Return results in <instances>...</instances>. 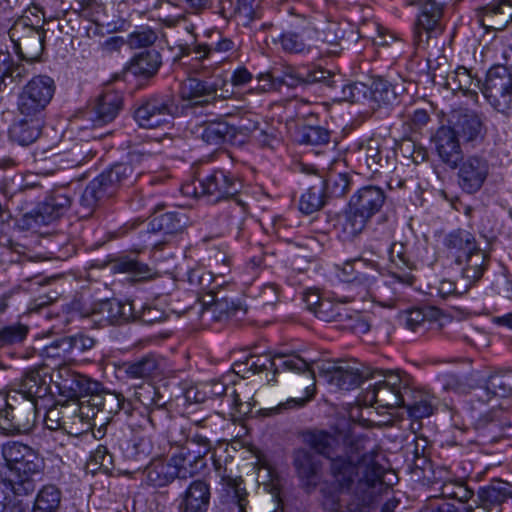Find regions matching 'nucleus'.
Segmentation results:
<instances>
[{"label": "nucleus", "mask_w": 512, "mask_h": 512, "mask_svg": "<svg viewBox=\"0 0 512 512\" xmlns=\"http://www.w3.org/2000/svg\"><path fill=\"white\" fill-rule=\"evenodd\" d=\"M303 442L330 461L329 473L334 487L341 493L350 492L346 504L336 503V512H369L393 485L385 481L389 471L382 464L379 446L364 434L350 430H308Z\"/></svg>", "instance_id": "f257e3e1"}, {"label": "nucleus", "mask_w": 512, "mask_h": 512, "mask_svg": "<svg viewBox=\"0 0 512 512\" xmlns=\"http://www.w3.org/2000/svg\"><path fill=\"white\" fill-rule=\"evenodd\" d=\"M233 370L236 374H241L243 378H248V373L252 375L272 372V378H268V383H277L276 376L280 371H288L299 377V385L304 388V396L293 397L276 407L269 409L268 415H275L283 411L304 407L315 394V374L312 369V362L304 359L297 353L291 354H270L250 355L245 362L235 363Z\"/></svg>", "instance_id": "f03ea898"}, {"label": "nucleus", "mask_w": 512, "mask_h": 512, "mask_svg": "<svg viewBox=\"0 0 512 512\" xmlns=\"http://www.w3.org/2000/svg\"><path fill=\"white\" fill-rule=\"evenodd\" d=\"M0 478L8 481L17 496H28L36 489L35 476L43 474L46 464L39 450L17 440L0 446Z\"/></svg>", "instance_id": "7ed1b4c3"}, {"label": "nucleus", "mask_w": 512, "mask_h": 512, "mask_svg": "<svg viewBox=\"0 0 512 512\" xmlns=\"http://www.w3.org/2000/svg\"><path fill=\"white\" fill-rule=\"evenodd\" d=\"M149 155L131 152L126 161L113 164L94 178L84 189L81 202L89 209L113 197L121 187H129L145 173Z\"/></svg>", "instance_id": "20e7f679"}, {"label": "nucleus", "mask_w": 512, "mask_h": 512, "mask_svg": "<svg viewBox=\"0 0 512 512\" xmlns=\"http://www.w3.org/2000/svg\"><path fill=\"white\" fill-rule=\"evenodd\" d=\"M198 183L195 194L213 204L235 199L242 189L240 178L232 171L220 167L200 173Z\"/></svg>", "instance_id": "39448f33"}, {"label": "nucleus", "mask_w": 512, "mask_h": 512, "mask_svg": "<svg viewBox=\"0 0 512 512\" xmlns=\"http://www.w3.org/2000/svg\"><path fill=\"white\" fill-rule=\"evenodd\" d=\"M379 372L380 374H377L376 378L378 376L383 378L366 388L363 394L364 403L387 409L401 407L402 392L409 386L408 378L392 371H387L384 374Z\"/></svg>", "instance_id": "423d86ee"}, {"label": "nucleus", "mask_w": 512, "mask_h": 512, "mask_svg": "<svg viewBox=\"0 0 512 512\" xmlns=\"http://www.w3.org/2000/svg\"><path fill=\"white\" fill-rule=\"evenodd\" d=\"M446 3L442 0H423L419 3L413 28L416 49H425L429 41L443 33L442 19Z\"/></svg>", "instance_id": "0eeeda50"}, {"label": "nucleus", "mask_w": 512, "mask_h": 512, "mask_svg": "<svg viewBox=\"0 0 512 512\" xmlns=\"http://www.w3.org/2000/svg\"><path fill=\"white\" fill-rule=\"evenodd\" d=\"M481 91L497 112L506 116L512 114V72L506 66L491 67Z\"/></svg>", "instance_id": "6e6552de"}, {"label": "nucleus", "mask_w": 512, "mask_h": 512, "mask_svg": "<svg viewBox=\"0 0 512 512\" xmlns=\"http://www.w3.org/2000/svg\"><path fill=\"white\" fill-rule=\"evenodd\" d=\"M56 90L54 80L47 75L34 76L22 88L17 108L21 116H44Z\"/></svg>", "instance_id": "1a4fd4ad"}, {"label": "nucleus", "mask_w": 512, "mask_h": 512, "mask_svg": "<svg viewBox=\"0 0 512 512\" xmlns=\"http://www.w3.org/2000/svg\"><path fill=\"white\" fill-rule=\"evenodd\" d=\"M8 34L16 54L22 60L32 63L40 59L46 37L42 26H34L28 23V18H21L14 22Z\"/></svg>", "instance_id": "9d476101"}, {"label": "nucleus", "mask_w": 512, "mask_h": 512, "mask_svg": "<svg viewBox=\"0 0 512 512\" xmlns=\"http://www.w3.org/2000/svg\"><path fill=\"white\" fill-rule=\"evenodd\" d=\"M176 107L169 94H153L140 100L134 110V119L140 127L153 129L169 122Z\"/></svg>", "instance_id": "9b49d317"}, {"label": "nucleus", "mask_w": 512, "mask_h": 512, "mask_svg": "<svg viewBox=\"0 0 512 512\" xmlns=\"http://www.w3.org/2000/svg\"><path fill=\"white\" fill-rule=\"evenodd\" d=\"M54 383L59 393L69 399L86 400L102 389V384L86 375L61 366L54 372Z\"/></svg>", "instance_id": "f8f14e48"}, {"label": "nucleus", "mask_w": 512, "mask_h": 512, "mask_svg": "<svg viewBox=\"0 0 512 512\" xmlns=\"http://www.w3.org/2000/svg\"><path fill=\"white\" fill-rule=\"evenodd\" d=\"M346 302V298L343 301L325 298L314 315L323 322H335L355 332L367 333L370 330L368 322L360 312L347 308Z\"/></svg>", "instance_id": "ddd939ff"}, {"label": "nucleus", "mask_w": 512, "mask_h": 512, "mask_svg": "<svg viewBox=\"0 0 512 512\" xmlns=\"http://www.w3.org/2000/svg\"><path fill=\"white\" fill-rule=\"evenodd\" d=\"M327 381L338 389L349 391L361 385L368 378L376 379L379 370L370 373L362 369L356 361H338L325 369Z\"/></svg>", "instance_id": "4468645a"}, {"label": "nucleus", "mask_w": 512, "mask_h": 512, "mask_svg": "<svg viewBox=\"0 0 512 512\" xmlns=\"http://www.w3.org/2000/svg\"><path fill=\"white\" fill-rule=\"evenodd\" d=\"M457 167L458 184L467 194L480 191L490 173L489 160L478 154L462 158Z\"/></svg>", "instance_id": "2eb2a0df"}, {"label": "nucleus", "mask_w": 512, "mask_h": 512, "mask_svg": "<svg viewBox=\"0 0 512 512\" xmlns=\"http://www.w3.org/2000/svg\"><path fill=\"white\" fill-rule=\"evenodd\" d=\"M217 87L214 84L198 78H187L179 87L178 95L183 109L196 112L198 108H204L217 99Z\"/></svg>", "instance_id": "dca6fc26"}, {"label": "nucleus", "mask_w": 512, "mask_h": 512, "mask_svg": "<svg viewBox=\"0 0 512 512\" xmlns=\"http://www.w3.org/2000/svg\"><path fill=\"white\" fill-rule=\"evenodd\" d=\"M169 454L174 471L179 479L191 478L206 467L205 457L201 455V452H196L193 449V442L172 444Z\"/></svg>", "instance_id": "f3484780"}, {"label": "nucleus", "mask_w": 512, "mask_h": 512, "mask_svg": "<svg viewBox=\"0 0 512 512\" xmlns=\"http://www.w3.org/2000/svg\"><path fill=\"white\" fill-rule=\"evenodd\" d=\"M212 500L211 482L206 478L192 480L178 496V512H208Z\"/></svg>", "instance_id": "a211bd4d"}, {"label": "nucleus", "mask_w": 512, "mask_h": 512, "mask_svg": "<svg viewBox=\"0 0 512 512\" xmlns=\"http://www.w3.org/2000/svg\"><path fill=\"white\" fill-rule=\"evenodd\" d=\"M71 199L64 193L56 192L47 197L35 210L24 215L30 227H41L60 218L70 207Z\"/></svg>", "instance_id": "6ab92c4d"}, {"label": "nucleus", "mask_w": 512, "mask_h": 512, "mask_svg": "<svg viewBox=\"0 0 512 512\" xmlns=\"http://www.w3.org/2000/svg\"><path fill=\"white\" fill-rule=\"evenodd\" d=\"M237 50L236 41L219 31L210 33L208 41L194 44L195 59L199 61L211 60L218 63L228 59Z\"/></svg>", "instance_id": "aec40b11"}, {"label": "nucleus", "mask_w": 512, "mask_h": 512, "mask_svg": "<svg viewBox=\"0 0 512 512\" xmlns=\"http://www.w3.org/2000/svg\"><path fill=\"white\" fill-rule=\"evenodd\" d=\"M478 247L475 235L466 229H454L444 235L442 239L444 255L457 265H462L465 258L477 251Z\"/></svg>", "instance_id": "412c9836"}, {"label": "nucleus", "mask_w": 512, "mask_h": 512, "mask_svg": "<svg viewBox=\"0 0 512 512\" xmlns=\"http://www.w3.org/2000/svg\"><path fill=\"white\" fill-rule=\"evenodd\" d=\"M279 76L283 81V86L285 85L290 88L316 83H323L332 87L335 83L330 71L314 65L300 67L286 66Z\"/></svg>", "instance_id": "4be33fe9"}, {"label": "nucleus", "mask_w": 512, "mask_h": 512, "mask_svg": "<svg viewBox=\"0 0 512 512\" xmlns=\"http://www.w3.org/2000/svg\"><path fill=\"white\" fill-rule=\"evenodd\" d=\"M477 497L479 506L472 507V512H502L504 503L512 499V483L494 479L479 488Z\"/></svg>", "instance_id": "5701e85b"}, {"label": "nucleus", "mask_w": 512, "mask_h": 512, "mask_svg": "<svg viewBox=\"0 0 512 512\" xmlns=\"http://www.w3.org/2000/svg\"><path fill=\"white\" fill-rule=\"evenodd\" d=\"M475 15L486 31H502L512 22V0H493L476 8Z\"/></svg>", "instance_id": "b1692460"}, {"label": "nucleus", "mask_w": 512, "mask_h": 512, "mask_svg": "<svg viewBox=\"0 0 512 512\" xmlns=\"http://www.w3.org/2000/svg\"><path fill=\"white\" fill-rule=\"evenodd\" d=\"M452 130L465 143L481 142L486 134V127L481 114L472 110H461L453 115Z\"/></svg>", "instance_id": "393cba45"}, {"label": "nucleus", "mask_w": 512, "mask_h": 512, "mask_svg": "<svg viewBox=\"0 0 512 512\" xmlns=\"http://www.w3.org/2000/svg\"><path fill=\"white\" fill-rule=\"evenodd\" d=\"M54 382V374H49L46 367L28 370L21 379L19 389L12 391L37 403L50 393V383Z\"/></svg>", "instance_id": "a878e982"}, {"label": "nucleus", "mask_w": 512, "mask_h": 512, "mask_svg": "<svg viewBox=\"0 0 512 512\" xmlns=\"http://www.w3.org/2000/svg\"><path fill=\"white\" fill-rule=\"evenodd\" d=\"M435 150L443 163L452 169L457 168L463 158L459 137L450 126H441L433 137Z\"/></svg>", "instance_id": "bb28decb"}, {"label": "nucleus", "mask_w": 512, "mask_h": 512, "mask_svg": "<svg viewBox=\"0 0 512 512\" xmlns=\"http://www.w3.org/2000/svg\"><path fill=\"white\" fill-rule=\"evenodd\" d=\"M222 484L225 494L214 512H248L249 494L243 480L240 477L223 476Z\"/></svg>", "instance_id": "cd10ccee"}, {"label": "nucleus", "mask_w": 512, "mask_h": 512, "mask_svg": "<svg viewBox=\"0 0 512 512\" xmlns=\"http://www.w3.org/2000/svg\"><path fill=\"white\" fill-rule=\"evenodd\" d=\"M6 402L11 410L13 424L17 427L18 434L30 432L36 422L37 403L13 392L7 395Z\"/></svg>", "instance_id": "c85d7f7f"}, {"label": "nucleus", "mask_w": 512, "mask_h": 512, "mask_svg": "<svg viewBox=\"0 0 512 512\" xmlns=\"http://www.w3.org/2000/svg\"><path fill=\"white\" fill-rule=\"evenodd\" d=\"M386 195L378 186H364L350 198L349 205L371 219L383 207Z\"/></svg>", "instance_id": "c756f323"}, {"label": "nucleus", "mask_w": 512, "mask_h": 512, "mask_svg": "<svg viewBox=\"0 0 512 512\" xmlns=\"http://www.w3.org/2000/svg\"><path fill=\"white\" fill-rule=\"evenodd\" d=\"M475 427L487 432L491 438L512 437V415L503 409H492L476 420Z\"/></svg>", "instance_id": "7c9ffc66"}, {"label": "nucleus", "mask_w": 512, "mask_h": 512, "mask_svg": "<svg viewBox=\"0 0 512 512\" xmlns=\"http://www.w3.org/2000/svg\"><path fill=\"white\" fill-rule=\"evenodd\" d=\"M402 393L401 407L406 408L409 417L420 420L433 414L434 397L429 392L409 385Z\"/></svg>", "instance_id": "2f4dec72"}, {"label": "nucleus", "mask_w": 512, "mask_h": 512, "mask_svg": "<svg viewBox=\"0 0 512 512\" xmlns=\"http://www.w3.org/2000/svg\"><path fill=\"white\" fill-rule=\"evenodd\" d=\"M122 401L123 395L121 393L107 391L103 386L100 391L93 393L91 397L85 400L91 417L103 413L106 420L111 419L121 411L120 403Z\"/></svg>", "instance_id": "473e14b6"}, {"label": "nucleus", "mask_w": 512, "mask_h": 512, "mask_svg": "<svg viewBox=\"0 0 512 512\" xmlns=\"http://www.w3.org/2000/svg\"><path fill=\"white\" fill-rule=\"evenodd\" d=\"M43 124L44 116H23L11 125L9 137L21 146H28L38 139Z\"/></svg>", "instance_id": "72a5a7b5"}, {"label": "nucleus", "mask_w": 512, "mask_h": 512, "mask_svg": "<svg viewBox=\"0 0 512 512\" xmlns=\"http://www.w3.org/2000/svg\"><path fill=\"white\" fill-rule=\"evenodd\" d=\"M293 465L298 477L307 489L317 486L321 465L309 450L305 448L296 449L293 453Z\"/></svg>", "instance_id": "f704fd0d"}, {"label": "nucleus", "mask_w": 512, "mask_h": 512, "mask_svg": "<svg viewBox=\"0 0 512 512\" xmlns=\"http://www.w3.org/2000/svg\"><path fill=\"white\" fill-rule=\"evenodd\" d=\"M370 219L348 204L339 215L335 228L343 241H352L366 228Z\"/></svg>", "instance_id": "c9c22d12"}, {"label": "nucleus", "mask_w": 512, "mask_h": 512, "mask_svg": "<svg viewBox=\"0 0 512 512\" xmlns=\"http://www.w3.org/2000/svg\"><path fill=\"white\" fill-rule=\"evenodd\" d=\"M306 34L307 28L304 26L291 27L273 39V43L285 54H306L311 50Z\"/></svg>", "instance_id": "e433bc0d"}, {"label": "nucleus", "mask_w": 512, "mask_h": 512, "mask_svg": "<svg viewBox=\"0 0 512 512\" xmlns=\"http://www.w3.org/2000/svg\"><path fill=\"white\" fill-rule=\"evenodd\" d=\"M91 107L105 126L114 121L122 110L123 95L119 91L106 88Z\"/></svg>", "instance_id": "4c0bfd02"}, {"label": "nucleus", "mask_w": 512, "mask_h": 512, "mask_svg": "<svg viewBox=\"0 0 512 512\" xmlns=\"http://www.w3.org/2000/svg\"><path fill=\"white\" fill-rule=\"evenodd\" d=\"M227 206L215 216L218 233L223 235L232 229L240 230L247 214V205L237 200L226 201Z\"/></svg>", "instance_id": "58836bf2"}, {"label": "nucleus", "mask_w": 512, "mask_h": 512, "mask_svg": "<svg viewBox=\"0 0 512 512\" xmlns=\"http://www.w3.org/2000/svg\"><path fill=\"white\" fill-rule=\"evenodd\" d=\"M162 66V56L159 51L149 49L135 54L127 65V71L134 76L145 79L154 77Z\"/></svg>", "instance_id": "ea45409f"}, {"label": "nucleus", "mask_w": 512, "mask_h": 512, "mask_svg": "<svg viewBox=\"0 0 512 512\" xmlns=\"http://www.w3.org/2000/svg\"><path fill=\"white\" fill-rule=\"evenodd\" d=\"M490 262L489 254L477 248L472 254L465 258L461 269V277L466 281V290L479 282L486 272Z\"/></svg>", "instance_id": "a19ab883"}, {"label": "nucleus", "mask_w": 512, "mask_h": 512, "mask_svg": "<svg viewBox=\"0 0 512 512\" xmlns=\"http://www.w3.org/2000/svg\"><path fill=\"white\" fill-rule=\"evenodd\" d=\"M480 82V79L472 75L471 70L459 66L447 74L445 85L453 92L461 91L464 95L477 101V89L480 88Z\"/></svg>", "instance_id": "79ce46f5"}, {"label": "nucleus", "mask_w": 512, "mask_h": 512, "mask_svg": "<svg viewBox=\"0 0 512 512\" xmlns=\"http://www.w3.org/2000/svg\"><path fill=\"white\" fill-rule=\"evenodd\" d=\"M415 276L411 273H392L390 280L380 285L377 289V298L383 307L392 308L401 299V293L397 291V285L412 286L415 283Z\"/></svg>", "instance_id": "37998d69"}, {"label": "nucleus", "mask_w": 512, "mask_h": 512, "mask_svg": "<svg viewBox=\"0 0 512 512\" xmlns=\"http://www.w3.org/2000/svg\"><path fill=\"white\" fill-rule=\"evenodd\" d=\"M96 340L84 333H78L71 336H65L56 340L48 349V355L60 356L59 350L63 353V356L68 354H80L84 353L95 346Z\"/></svg>", "instance_id": "c03bdc74"}, {"label": "nucleus", "mask_w": 512, "mask_h": 512, "mask_svg": "<svg viewBox=\"0 0 512 512\" xmlns=\"http://www.w3.org/2000/svg\"><path fill=\"white\" fill-rule=\"evenodd\" d=\"M65 408L68 418H63L61 430L72 436H78L85 432L88 425L87 419L91 417L85 400L66 404Z\"/></svg>", "instance_id": "a18cd8bd"}, {"label": "nucleus", "mask_w": 512, "mask_h": 512, "mask_svg": "<svg viewBox=\"0 0 512 512\" xmlns=\"http://www.w3.org/2000/svg\"><path fill=\"white\" fill-rule=\"evenodd\" d=\"M256 0H220V14L225 19H239L244 26L257 18Z\"/></svg>", "instance_id": "49530a36"}, {"label": "nucleus", "mask_w": 512, "mask_h": 512, "mask_svg": "<svg viewBox=\"0 0 512 512\" xmlns=\"http://www.w3.org/2000/svg\"><path fill=\"white\" fill-rule=\"evenodd\" d=\"M143 475L146 483L153 487H165L177 478L170 459H154L147 465Z\"/></svg>", "instance_id": "de8ad7c7"}, {"label": "nucleus", "mask_w": 512, "mask_h": 512, "mask_svg": "<svg viewBox=\"0 0 512 512\" xmlns=\"http://www.w3.org/2000/svg\"><path fill=\"white\" fill-rule=\"evenodd\" d=\"M62 491L55 484H45L36 493L30 512H59Z\"/></svg>", "instance_id": "09e8293b"}, {"label": "nucleus", "mask_w": 512, "mask_h": 512, "mask_svg": "<svg viewBox=\"0 0 512 512\" xmlns=\"http://www.w3.org/2000/svg\"><path fill=\"white\" fill-rule=\"evenodd\" d=\"M359 151L364 157L368 169L372 173L378 172L388 164V155H384L387 149L384 147L381 139H368L366 142L360 144Z\"/></svg>", "instance_id": "8fccbe9b"}, {"label": "nucleus", "mask_w": 512, "mask_h": 512, "mask_svg": "<svg viewBox=\"0 0 512 512\" xmlns=\"http://www.w3.org/2000/svg\"><path fill=\"white\" fill-rule=\"evenodd\" d=\"M323 177L317 176L299 200V210L306 215L319 211L326 204Z\"/></svg>", "instance_id": "3c124183"}, {"label": "nucleus", "mask_w": 512, "mask_h": 512, "mask_svg": "<svg viewBox=\"0 0 512 512\" xmlns=\"http://www.w3.org/2000/svg\"><path fill=\"white\" fill-rule=\"evenodd\" d=\"M161 370V359L154 354H148L137 361L124 364L126 375L132 379L155 377L161 373Z\"/></svg>", "instance_id": "603ef678"}, {"label": "nucleus", "mask_w": 512, "mask_h": 512, "mask_svg": "<svg viewBox=\"0 0 512 512\" xmlns=\"http://www.w3.org/2000/svg\"><path fill=\"white\" fill-rule=\"evenodd\" d=\"M233 128L225 121L204 122L198 128L199 137L209 145H221L233 135Z\"/></svg>", "instance_id": "864d4df0"}, {"label": "nucleus", "mask_w": 512, "mask_h": 512, "mask_svg": "<svg viewBox=\"0 0 512 512\" xmlns=\"http://www.w3.org/2000/svg\"><path fill=\"white\" fill-rule=\"evenodd\" d=\"M375 264L371 261H365L361 258L346 261L338 277L343 282H357L359 284H370L372 277L364 272V269L368 267H374Z\"/></svg>", "instance_id": "5fc2aeb1"}, {"label": "nucleus", "mask_w": 512, "mask_h": 512, "mask_svg": "<svg viewBox=\"0 0 512 512\" xmlns=\"http://www.w3.org/2000/svg\"><path fill=\"white\" fill-rule=\"evenodd\" d=\"M483 392L500 397L512 396V370L502 369L492 373L486 381Z\"/></svg>", "instance_id": "6e6d98bb"}, {"label": "nucleus", "mask_w": 512, "mask_h": 512, "mask_svg": "<svg viewBox=\"0 0 512 512\" xmlns=\"http://www.w3.org/2000/svg\"><path fill=\"white\" fill-rule=\"evenodd\" d=\"M211 309L218 320H223L236 316L239 312L245 314V310L239 303H236L232 297L218 290L211 296Z\"/></svg>", "instance_id": "4d7b16f0"}, {"label": "nucleus", "mask_w": 512, "mask_h": 512, "mask_svg": "<svg viewBox=\"0 0 512 512\" xmlns=\"http://www.w3.org/2000/svg\"><path fill=\"white\" fill-rule=\"evenodd\" d=\"M28 74V70L23 64L13 63L8 51L0 50V90L7 86L6 79L11 82L21 81Z\"/></svg>", "instance_id": "13d9d810"}, {"label": "nucleus", "mask_w": 512, "mask_h": 512, "mask_svg": "<svg viewBox=\"0 0 512 512\" xmlns=\"http://www.w3.org/2000/svg\"><path fill=\"white\" fill-rule=\"evenodd\" d=\"M111 269L115 273H129L133 280L140 281L150 277V269L136 259L130 257H119L111 262Z\"/></svg>", "instance_id": "bf43d9fd"}, {"label": "nucleus", "mask_w": 512, "mask_h": 512, "mask_svg": "<svg viewBox=\"0 0 512 512\" xmlns=\"http://www.w3.org/2000/svg\"><path fill=\"white\" fill-rule=\"evenodd\" d=\"M371 99L381 105H393L397 101V93L394 86L382 77L372 80L371 86L368 87Z\"/></svg>", "instance_id": "052dcab7"}, {"label": "nucleus", "mask_w": 512, "mask_h": 512, "mask_svg": "<svg viewBox=\"0 0 512 512\" xmlns=\"http://www.w3.org/2000/svg\"><path fill=\"white\" fill-rule=\"evenodd\" d=\"M133 400L143 405L146 409L152 406H165L167 401L160 394L158 388L151 383H142L134 388Z\"/></svg>", "instance_id": "680f3d73"}, {"label": "nucleus", "mask_w": 512, "mask_h": 512, "mask_svg": "<svg viewBox=\"0 0 512 512\" xmlns=\"http://www.w3.org/2000/svg\"><path fill=\"white\" fill-rule=\"evenodd\" d=\"M440 492L443 498L464 504H467L474 494L473 490H471L464 481L460 480L444 481L440 487Z\"/></svg>", "instance_id": "e2e57ef3"}, {"label": "nucleus", "mask_w": 512, "mask_h": 512, "mask_svg": "<svg viewBox=\"0 0 512 512\" xmlns=\"http://www.w3.org/2000/svg\"><path fill=\"white\" fill-rule=\"evenodd\" d=\"M324 193L327 199L340 198L350 190V177L346 173H334L327 179L323 178Z\"/></svg>", "instance_id": "0e129e2a"}, {"label": "nucleus", "mask_w": 512, "mask_h": 512, "mask_svg": "<svg viewBox=\"0 0 512 512\" xmlns=\"http://www.w3.org/2000/svg\"><path fill=\"white\" fill-rule=\"evenodd\" d=\"M158 39V34L146 25L137 26L128 34L126 43L132 49H140L152 46Z\"/></svg>", "instance_id": "69168bd1"}, {"label": "nucleus", "mask_w": 512, "mask_h": 512, "mask_svg": "<svg viewBox=\"0 0 512 512\" xmlns=\"http://www.w3.org/2000/svg\"><path fill=\"white\" fill-rule=\"evenodd\" d=\"M330 140V132L322 126H303L298 132V141L305 145H324Z\"/></svg>", "instance_id": "338daca9"}, {"label": "nucleus", "mask_w": 512, "mask_h": 512, "mask_svg": "<svg viewBox=\"0 0 512 512\" xmlns=\"http://www.w3.org/2000/svg\"><path fill=\"white\" fill-rule=\"evenodd\" d=\"M27 325L15 323L0 327V347L21 343L28 334Z\"/></svg>", "instance_id": "774afa93"}]
</instances>
